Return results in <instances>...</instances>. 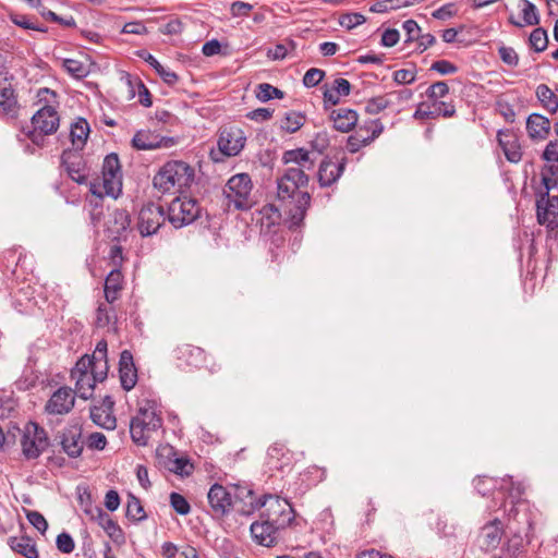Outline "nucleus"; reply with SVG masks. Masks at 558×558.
<instances>
[{
  "instance_id": "obj_1",
  "label": "nucleus",
  "mask_w": 558,
  "mask_h": 558,
  "mask_svg": "<svg viewBox=\"0 0 558 558\" xmlns=\"http://www.w3.org/2000/svg\"><path fill=\"white\" fill-rule=\"evenodd\" d=\"M307 183L308 177L304 173V169L296 168H287L277 182L278 198L282 202L294 226H299L303 221L311 204L310 194L300 190Z\"/></svg>"
},
{
  "instance_id": "obj_2",
  "label": "nucleus",
  "mask_w": 558,
  "mask_h": 558,
  "mask_svg": "<svg viewBox=\"0 0 558 558\" xmlns=\"http://www.w3.org/2000/svg\"><path fill=\"white\" fill-rule=\"evenodd\" d=\"M38 101L44 106L32 117V130H28L27 137L37 146H43L45 136L53 134L58 128L60 118L56 110V92L49 88H39L37 93Z\"/></svg>"
},
{
  "instance_id": "obj_3",
  "label": "nucleus",
  "mask_w": 558,
  "mask_h": 558,
  "mask_svg": "<svg viewBox=\"0 0 558 558\" xmlns=\"http://www.w3.org/2000/svg\"><path fill=\"white\" fill-rule=\"evenodd\" d=\"M242 493L246 494L248 498V508H239L238 510L242 513L250 514L256 509L264 508L260 518L276 524L280 529H284L293 520V509L291 505L278 496H264L263 499L256 500L252 489L242 488Z\"/></svg>"
},
{
  "instance_id": "obj_4",
  "label": "nucleus",
  "mask_w": 558,
  "mask_h": 558,
  "mask_svg": "<svg viewBox=\"0 0 558 558\" xmlns=\"http://www.w3.org/2000/svg\"><path fill=\"white\" fill-rule=\"evenodd\" d=\"M193 179L194 170L190 165L181 160H170L155 174L153 185L161 193H169L189 187Z\"/></svg>"
},
{
  "instance_id": "obj_5",
  "label": "nucleus",
  "mask_w": 558,
  "mask_h": 558,
  "mask_svg": "<svg viewBox=\"0 0 558 558\" xmlns=\"http://www.w3.org/2000/svg\"><path fill=\"white\" fill-rule=\"evenodd\" d=\"M101 173V179H96L89 183L90 193L99 201L104 196L117 198L122 191V171L117 154L111 153L105 157Z\"/></svg>"
},
{
  "instance_id": "obj_6",
  "label": "nucleus",
  "mask_w": 558,
  "mask_h": 558,
  "mask_svg": "<svg viewBox=\"0 0 558 558\" xmlns=\"http://www.w3.org/2000/svg\"><path fill=\"white\" fill-rule=\"evenodd\" d=\"M161 425L162 420L156 411L155 403L147 401L145 405H140L137 413L131 420V438L137 446H147Z\"/></svg>"
},
{
  "instance_id": "obj_7",
  "label": "nucleus",
  "mask_w": 558,
  "mask_h": 558,
  "mask_svg": "<svg viewBox=\"0 0 558 558\" xmlns=\"http://www.w3.org/2000/svg\"><path fill=\"white\" fill-rule=\"evenodd\" d=\"M252 189L253 183L247 173L232 175L223 189L228 207L233 206L238 210L250 209L253 205Z\"/></svg>"
},
{
  "instance_id": "obj_8",
  "label": "nucleus",
  "mask_w": 558,
  "mask_h": 558,
  "mask_svg": "<svg viewBox=\"0 0 558 558\" xmlns=\"http://www.w3.org/2000/svg\"><path fill=\"white\" fill-rule=\"evenodd\" d=\"M243 487L236 486L234 496L222 485L214 484L208 494V504L215 517H223L230 512L232 507L236 505L239 501L243 502V507L248 508V498L245 493H242L241 489Z\"/></svg>"
},
{
  "instance_id": "obj_9",
  "label": "nucleus",
  "mask_w": 558,
  "mask_h": 558,
  "mask_svg": "<svg viewBox=\"0 0 558 558\" xmlns=\"http://www.w3.org/2000/svg\"><path fill=\"white\" fill-rule=\"evenodd\" d=\"M49 446L46 430L35 422L25 424L22 430L21 448L25 459H37Z\"/></svg>"
},
{
  "instance_id": "obj_10",
  "label": "nucleus",
  "mask_w": 558,
  "mask_h": 558,
  "mask_svg": "<svg viewBox=\"0 0 558 558\" xmlns=\"http://www.w3.org/2000/svg\"><path fill=\"white\" fill-rule=\"evenodd\" d=\"M201 214V206L196 199L190 197L174 198L167 211L168 221L177 229L194 222Z\"/></svg>"
},
{
  "instance_id": "obj_11",
  "label": "nucleus",
  "mask_w": 558,
  "mask_h": 558,
  "mask_svg": "<svg viewBox=\"0 0 558 558\" xmlns=\"http://www.w3.org/2000/svg\"><path fill=\"white\" fill-rule=\"evenodd\" d=\"M162 206L148 203L142 207L138 214L137 229L142 236L155 234L165 222Z\"/></svg>"
},
{
  "instance_id": "obj_12",
  "label": "nucleus",
  "mask_w": 558,
  "mask_h": 558,
  "mask_svg": "<svg viewBox=\"0 0 558 558\" xmlns=\"http://www.w3.org/2000/svg\"><path fill=\"white\" fill-rule=\"evenodd\" d=\"M246 136L238 126H227L220 132L218 138L219 150L228 157L236 156L244 148Z\"/></svg>"
},
{
  "instance_id": "obj_13",
  "label": "nucleus",
  "mask_w": 558,
  "mask_h": 558,
  "mask_svg": "<svg viewBox=\"0 0 558 558\" xmlns=\"http://www.w3.org/2000/svg\"><path fill=\"white\" fill-rule=\"evenodd\" d=\"M75 404V392L70 387L58 388L45 404L46 413L50 415L68 414Z\"/></svg>"
},
{
  "instance_id": "obj_14",
  "label": "nucleus",
  "mask_w": 558,
  "mask_h": 558,
  "mask_svg": "<svg viewBox=\"0 0 558 558\" xmlns=\"http://www.w3.org/2000/svg\"><path fill=\"white\" fill-rule=\"evenodd\" d=\"M537 220L541 225H546L554 229L558 226V196H550L545 191L536 201Z\"/></svg>"
},
{
  "instance_id": "obj_15",
  "label": "nucleus",
  "mask_w": 558,
  "mask_h": 558,
  "mask_svg": "<svg viewBox=\"0 0 558 558\" xmlns=\"http://www.w3.org/2000/svg\"><path fill=\"white\" fill-rule=\"evenodd\" d=\"M20 111L17 95L11 82L3 75L0 78V118L15 119Z\"/></svg>"
},
{
  "instance_id": "obj_16",
  "label": "nucleus",
  "mask_w": 558,
  "mask_h": 558,
  "mask_svg": "<svg viewBox=\"0 0 558 558\" xmlns=\"http://www.w3.org/2000/svg\"><path fill=\"white\" fill-rule=\"evenodd\" d=\"M177 144L175 138L160 136L151 131H138L132 138V145L138 150H153L159 148H170Z\"/></svg>"
},
{
  "instance_id": "obj_17",
  "label": "nucleus",
  "mask_w": 558,
  "mask_h": 558,
  "mask_svg": "<svg viewBox=\"0 0 558 558\" xmlns=\"http://www.w3.org/2000/svg\"><path fill=\"white\" fill-rule=\"evenodd\" d=\"M267 465L269 470L290 471L293 465V452L284 444L275 442L268 448Z\"/></svg>"
},
{
  "instance_id": "obj_18",
  "label": "nucleus",
  "mask_w": 558,
  "mask_h": 558,
  "mask_svg": "<svg viewBox=\"0 0 558 558\" xmlns=\"http://www.w3.org/2000/svg\"><path fill=\"white\" fill-rule=\"evenodd\" d=\"M281 529L276 524L260 518V521L251 524L250 531L253 539L262 546L271 547L277 543Z\"/></svg>"
},
{
  "instance_id": "obj_19",
  "label": "nucleus",
  "mask_w": 558,
  "mask_h": 558,
  "mask_svg": "<svg viewBox=\"0 0 558 558\" xmlns=\"http://www.w3.org/2000/svg\"><path fill=\"white\" fill-rule=\"evenodd\" d=\"M61 162L68 175L78 184L86 182L88 170L83 157L77 153L63 151Z\"/></svg>"
},
{
  "instance_id": "obj_20",
  "label": "nucleus",
  "mask_w": 558,
  "mask_h": 558,
  "mask_svg": "<svg viewBox=\"0 0 558 558\" xmlns=\"http://www.w3.org/2000/svg\"><path fill=\"white\" fill-rule=\"evenodd\" d=\"M84 512L92 520L96 521L112 541L117 542L123 536V532L118 523L101 508L88 506L84 509Z\"/></svg>"
},
{
  "instance_id": "obj_21",
  "label": "nucleus",
  "mask_w": 558,
  "mask_h": 558,
  "mask_svg": "<svg viewBox=\"0 0 558 558\" xmlns=\"http://www.w3.org/2000/svg\"><path fill=\"white\" fill-rule=\"evenodd\" d=\"M119 377L122 388L126 391L133 389L137 383V369L129 350H124L120 354Z\"/></svg>"
},
{
  "instance_id": "obj_22",
  "label": "nucleus",
  "mask_w": 558,
  "mask_h": 558,
  "mask_svg": "<svg viewBox=\"0 0 558 558\" xmlns=\"http://www.w3.org/2000/svg\"><path fill=\"white\" fill-rule=\"evenodd\" d=\"M345 158H342L339 162H335L331 159H324L319 165L317 173L319 185L327 187L337 182L345 168Z\"/></svg>"
},
{
  "instance_id": "obj_23",
  "label": "nucleus",
  "mask_w": 558,
  "mask_h": 558,
  "mask_svg": "<svg viewBox=\"0 0 558 558\" xmlns=\"http://www.w3.org/2000/svg\"><path fill=\"white\" fill-rule=\"evenodd\" d=\"M498 143L509 162L518 163L522 159L521 145L512 132L500 130L497 134Z\"/></svg>"
},
{
  "instance_id": "obj_24",
  "label": "nucleus",
  "mask_w": 558,
  "mask_h": 558,
  "mask_svg": "<svg viewBox=\"0 0 558 558\" xmlns=\"http://www.w3.org/2000/svg\"><path fill=\"white\" fill-rule=\"evenodd\" d=\"M61 446L64 452L76 458L83 451L82 429L78 426H70L62 432Z\"/></svg>"
},
{
  "instance_id": "obj_25",
  "label": "nucleus",
  "mask_w": 558,
  "mask_h": 558,
  "mask_svg": "<svg viewBox=\"0 0 558 558\" xmlns=\"http://www.w3.org/2000/svg\"><path fill=\"white\" fill-rule=\"evenodd\" d=\"M177 359L181 362V365L192 366V367H203L206 366V353L205 351L192 344H182L177 348Z\"/></svg>"
},
{
  "instance_id": "obj_26",
  "label": "nucleus",
  "mask_w": 558,
  "mask_h": 558,
  "mask_svg": "<svg viewBox=\"0 0 558 558\" xmlns=\"http://www.w3.org/2000/svg\"><path fill=\"white\" fill-rule=\"evenodd\" d=\"M364 128H357V130L348 137L347 149L354 154L362 147L369 145L375 138H377L384 131L383 123H374L373 134L363 135Z\"/></svg>"
},
{
  "instance_id": "obj_27",
  "label": "nucleus",
  "mask_w": 558,
  "mask_h": 558,
  "mask_svg": "<svg viewBox=\"0 0 558 558\" xmlns=\"http://www.w3.org/2000/svg\"><path fill=\"white\" fill-rule=\"evenodd\" d=\"M97 368L95 367L92 371V374H80L77 376H71L72 379L75 380V391L77 396L84 400H87L93 397L94 389L96 383H101L106 379V377H100L96 373Z\"/></svg>"
},
{
  "instance_id": "obj_28",
  "label": "nucleus",
  "mask_w": 558,
  "mask_h": 558,
  "mask_svg": "<svg viewBox=\"0 0 558 558\" xmlns=\"http://www.w3.org/2000/svg\"><path fill=\"white\" fill-rule=\"evenodd\" d=\"M504 534L502 524L498 519H494L482 527L481 539L486 549H495L501 542Z\"/></svg>"
},
{
  "instance_id": "obj_29",
  "label": "nucleus",
  "mask_w": 558,
  "mask_h": 558,
  "mask_svg": "<svg viewBox=\"0 0 558 558\" xmlns=\"http://www.w3.org/2000/svg\"><path fill=\"white\" fill-rule=\"evenodd\" d=\"M331 120L336 130L347 133L357 123L359 114L355 110L349 108H339L331 112Z\"/></svg>"
},
{
  "instance_id": "obj_30",
  "label": "nucleus",
  "mask_w": 558,
  "mask_h": 558,
  "mask_svg": "<svg viewBox=\"0 0 558 558\" xmlns=\"http://www.w3.org/2000/svg\"><path fill=\"white\" fill-rule=\"evenodd\" d=\"M526 130L532 140H545L550 132V121L539 113H532L526 119Z\"/></svg>"
},
{
  "instance_id": "obj_31",
  "label": "nucleus",
  "mask_w": 558,
  "mask_h": 558,
  "mask_svg": "<svg viewBox=\"0 0 558 558\" xmlns=\"http://www.w3.org/2000/svg\"><path fill=\"white\" fill-rule=\"evenodd\" d=\"M281 221L280 210L274 204H266L257 211V222L264 232H270Z\"/></svg>"
},
{
  "instance_id": "obj_32",
  "label": "nucleus",
  "mask_w": 558,
  "mask_h": 558,
  "mask_svg": "<svg viewBox=\"0 0 558 558\" xmlns=\"http://www.w3.org/2000/svg\"><path fill=\"white\" fill-rule=\"evenodd\" d=\"M123 288V275L114 268L112 269L105 280V299L108 303H113L119 299L120 292Z\"/></svg>"
},
{
  "instance_id": "obj_33",
  "label": "nucleus",
  "mask_w": 558,
  "mask_h": 558,
  "mask_svg": "<svg viewBox=\"0 0 558 558\" xmlns=\"http://www.w3.org/2000/svg\"><path fill=\"white\" fill-rule=\"evenodd\" d=\"M282 160L287 165L294 163L296 169H304V172L314 168V161L310 158V153L303 148L287 150ZM291 168H294V166Z\"/></svg>"
},
{
  "instance_id": "obj_34",
  "label": "nucleus",
  "mask_w": 558,
  "mask_h": 558,
  "mask_svg": "<svg viewBox=\"0 0 558 558\" xmlns=\"http://www.w3.org/2000/svg\"><path fill=\"white\" fill-rule=\"evenodd\" d=\"M90 129L84 118H77L71 125L70 138L76 149H83L88 138Z\"/></svg>"
},
{
  "instance_id": "obj_35",
  "label": "nucleus",
  "mask_w": 558,
  "mask_h": 558,
  "mask_svg": "<svg viewBox=\"0 0 558 558\" xmlns=\"http://www.w3.org/2000/svg\"><path fill=\"white\" fill-rule=\"evenodd\" d=\"M9 545L15 553L23 555L26 558H38V551L29 537H10Z\"/></svg>"
},
{
  "instance_id": "obj_36",
  "label": "nucleus",
  "mask_w": 558,
  "mask_h": 558,
  "mask_svg": "<svg viewBox=\"0 0 558 558\" xmlns=\"http://www.w3.org/2000/svg\"><path fill=\"white\" fill-rule=\"evenodd\" d=\"M535 94L543 108L549 113L554 114L558 111V97L547 85H538Z\"/></svg>"
},
{
  "instance_id": "obj_37",
  "label": "nucleus",
  "mask_w": 558,
  "mask_h": 558,
  "mask_svg": "<svg viewBox=\"0 0 558 558\" xmlns=\"http://www.w3.org/2000/svg\"><path fill=\"white\" fill-rule=\"evenodd\" d=\"M140 57H142L150 66L155 69V71L161 76L165 83L173 85L178 82V75L170 69L162 66L153 54L143 50L140 52Z\"/></svg>"
},
{
  "instance_id": "obj_38",
  "label": "nucleus",
  "mask_w": 558,
  "mask_h": 558,
  "mask_svg": "<svg viewBox=\"0 0 558 558\" xmlns=\"http://www.w3.org/2000/svg\"><path fill=\"white\" fill-rule=\"evenodd\" d=\"M90 417L95 424L105 429L112 430L117 426L116 416L109 410L101 407H94L90 410Z\"/></svg>"
},
{
  "instance_id": "obj_39",
  "label": "nucleus",
  "mask_w": 558,
  "mask_h": 558,
  "mask_svg": "<svg viewBox=\"0 0 558 558\" xmlns=\"http://www.w3.org/2000/svg\"><path fill=\"white\" fill-rule=\"evenodd\" d=\"M93 359L96 360V373L98 376L107 377L108 362H107V341L100 340L92 354Z\"/></svg>"
},
{
  "instance_id": "obj_40",
  "label": "nucleus",
  "mask_w": 558,
  "mask_h": 558,
  "mask_svg": "<svg viewBox=\"0 0 558 558\" xmlns=\"http://www.w3.org/2000/svg\"><path fill=\"white\" fill-rule=\"evenodd\" d=\"M305 123V116L298 111L287 112L281 121V129L294 133L300 130Z\"/></svg>"
},
{
  "instance_id": "obj_41",
  "label": "nucleus",
  "mask_w": 558,
  "mask_h": 558,
  "mask_svg": "<svg viewBox=\"0 0 558 558\" xmlns=\"http://www.w3.org/2000/svg\"><path fill=\"white\" fill-rule=\"evenodd\" d=\"M542 184L545 191L549 192L558 185V163L544 166L541 172Z\"/></svg>"
},
{
  "instance_id": "obj_42",
  "label": "nucleus",
  "mask_w": 558,
  "mask_h": 558,
  "mask_svg": "<svg viewBox=\"0 0 558 558\" xmlns=\"http://www.w3.org/2000/svg\"><path fill=\"white\" fill-rule=\"evenodd\" d=\"M125 514L133 521H142L146 518L141 500L132 494L128 497Z\"/></svg>"
},
{
  "instance_id": "obj_43",
  "label": "nucleus",
  "mask_w": 558,
  "mask_h": 558,
  "mask_svg": "<svg viewBox=\"0 0 558 558\" xmlns=\"http://www.w3.org/2000/svg\"><path fill=\"white\" fill-rule=\"evenodd\" d=\"M393 104L388 95L377 96L368 99L365 104V111L368 114H378Z\"/></svg>"
},
{
  "instance_id": "obj_44",
  "label": "nucleus",
  "mask_w": 558,
  "mask_h": 558,
  "mask_svg": "<svg viewBox=\"0 0 558 558\" xmlns=\"http://www.w3.org/2000/svg\"><path fill=\"white\" fill-rule=\"evenodd\" d=\"M529 43L531 48L536 52H542L547 48L548 45V35L547 32L542 28L537 27L532 31Z\"/></svg>"
},
{
  "instance_id": "obj_45",
  "label": "nucleus",
  "mask_w": 558,
  "mask_h": 558,
  "mask_svg": "<svg viewBox=\"0 0 558 558\" xmlns=\"http://www.w3.org/2000/svg\"><path fill=\"white\" fill-rule=\"evenodd\" d=\"M522 4V17L524 21V25H538L539 24V14L536 5L529 0H520Z\"/></svg>"
},
{
  "instance_id": "obj_46",
  "label": "nucleus",
  "mask_w": 558,
  "mask_h": 558,
  "mask_svg": "<svg viewBox=\"0 0 558 558\" xmlns=\"http://www.w3.org/2000/svg\"><path fill=\"white\" fill-rule=\"evenodd\" d=\"M167 468L169 471L181 476L190 475L194 469L193 464L185 458L170 459Z\"/></svg>"
},
{
  "instance_id": "obj_47",
  "label": "nucleus",
  "mask_w": 558,
  "mask_h": 558,
  "mask_svg": "<svg viewBox=\"0 0 558 558\" xmlns=\"http://www.w3.org/2000/svg\"><path fill=\"white\" fill-rule=\"evenodd\" d=\"M63 69L75 78H83L87 76V66L75 59H64L62 62Z\"/></svg>"
},
{
  "instance_id": "obj_48",
  "label": "nucleus",
  "mask_w": 558,
  "mask_h": 558,
  "mask_svg": "<svg viewBox=\"0 0 558 558\" xmlns=\"http://www.w3.org/2000/svg\"><path fill=\"white\" fill-rule=\"evenodd\" d=\"M256 97L265 102L274 98H283V92L268 83H262L257 86Z\"/></svg>"
},
{
  "instance_id": "obj_49",
  "label": "nucleus",
  "mask_w": 558,
  "mask_h": 558,
  "mask_svg": "<svg viewBox=\"0 0 558 558\" xmlns=\"http://www.w3.org/2000/svg\"><path fill=\"white\" fill-rule=\"evenodd\" d=\"M96 366V360L93 359L92 355L82 356L75 364L74 368L71 371V376H77L80 374H92Z\"/></svg>"
},
{
  "instance_id": "obj_50",
  "label": "nucleus",
  "mask_w": 558,
  "mask_h": 558,
  "mask_svg": "<svg viewBox=\"0 0 558 558\" xmlns=\"http://www.w3.org/2000/svg\"><path fill=\"white\" fill-rule=\"evenodd\" d=\"M402 29H403L404 36H405V39H404L405 44L416 43V40L418 39V37L422 33L421 27L414 20L404 21L402 24Z\"/></svg>"
},
{
  "instance_id": "obj_51",
  "label": "nucleus",
  "mask_w": 558,
  "mask_h": 558,
  "mask_svg": "<svg viewBox=\"0 0 558 558\" xmlns=\"http://www.w3.org/2000/svg\"><path fill=\"white\" fill-rule=\"evenodd\" d=\"M170 504L174 511L181 515H186L191 511L190 504L185 497L179 493L170 494Z\"/></svg>"
},
{
  "instance_id": "obj_52",
  "label": "nucleus",
  "mask_w": 558,
  "mask_h": 558,
  "mask_svg": "<svg viewBox=\"0 0 558 558\" xmlns=\"http://www.w3.org/2000/svg\"><path fill=\"white\" fill-rule=\"evenodd\" d=\"M430 107L434 111L435 118L440 116L444 118H451L456 113V108L451 102L436 100L433 101Z\"/></svg>"
},
{
  "instance_id": "obj_53",
  "label": "nucleus",
  "mask_w": 558,
  "mask_h": 558,
  "mask_svg": "<svg viewBox=\"0 0 558 558\" xmlns=\"http://www.w3.org/2000/svg\"><path fill=\"white\" fill-rule=\"evenodd\" d=\"M448 93L449 87L447 83L442 81L432 84L426 90L427 97L433 101L444 98Z\"/></svg>"
},
{
  "instance_id": "obj_54",
  "label": "nucleus",
  "mask_w": 558,
  "mask_h": 558,
  "mask_svg": "<svg viewBox=\"0 0 558 558\" xmlns=\"http://www.w3.org/2000/svg\"><path fill=\"white\" fill-rule=\"evenodd\" d=\"M56 544L58 550L62 554H71L75 548L72 536L66 532H62L57 536Z\"/></svg>"
},
{
  "instance_id": "obj_55",
  "label": "nucleus",
  "mask_w": 558,
  "mask_h": 558,
  "mask_svg": "<svg viewBox=\"0 0 558 558\" xmlns=\"http://www.w3.org/2000/svg\"><path fill=\"white\" fill-rule=\"evenodd\" d=\"M325 76V72L320 69L312 68L303 76V84L306 87L317 86Z\"/></svg>"
},
{
  "instance_id": "obj_56",
  "label": "nucleus",
  "mask_w": 558,
  "mask_h": 558,
  "mask_svg": "<svg viewBox=\"0 0 558 558\" xmlns=\"http://www.w3.org/2000/svg\"><path fill=\"white\" fill-rule=\"evenodd\" d=\"M26 518H27L28 522L40 533L44 534L47 531V529H48L47 520L38 511H34V510L27 511Z\"/></svg>"
},
{
  "instance_id": "obj_57",
  "label": "nucleus",
  "mask_w": 558,
  "mask_h": 558,
  "mask_svg": "<svg viewBox=\"0 0 558 558\" xmlns=\"http://www.w3.org/2000/svg\"><path fill=\"white\" fill-rule=\"evenodd\" d=\"M498 53L502 62L510 66H517L519 63V56L511 47L502 46L498 49Z\"/></svg>"
},
{
  "instance_id": "obj_58",
  "label": "nucleus",
  "mask_w": 558,
  "mask_h": 558,
  "mask_svg": "<svg viewBox=\"0 0 558 558\" xmlns=\"http://www.w3.org/2000/svg\"><path fill=\"white\" fill-rule=\"evenodd\" d=\"M111 322V308L105 304L100 303L97 307L96 312V324L98 327H106Z\"/></svg>"
},
{
  "instance_id": "obj_59",
  "label": "nucleus",
  "mask_w": 558,
  "mask_h": 558,
  "mask_svg": "<svg viewBox=\"0 0 558 558\" xmlns=\"http://www.w3.org/2000/svg\"><path fill=\"white\" fill-rule=\"evenodd\" d=\"M365 22L364 15L361 13H349L344 14L340 17L339 23L341 26L347 28H353L355 26H359Z\"/></svg>"
},
{
  "instance_id": "obj_60",
  "label": "nucleus",
  "mask_w": 558,
  "mask_h": 558,
  "mask_svg": "<svg viewBox=\"0 0 558 558\" xmlns=\"http://www.w3.org/2000/svg\"><path fill=\"white\" fill-rule=\"evenodd\" d=\"M159 31L165 35H179L183 31V24L180 19H170L167 23L160 25Z\"/></svg>"
},
{
  "instance_id": "obj_61",
  "label": "nucleus",
  "mask_w": 558,
  "mask_h": 558,
  "mask_svg": "<svg viewBox=\"0 0 558 558\" xmlns=\"http://www.w3.org/2000/svg\"><path fill=\"white\" fill-rule=\"evenodd\" d=\"M543 159L548 163H558V141H549L546 145L543 155Z\"/></svg>"
},
{
  "instance_id": "obj_62",
  "label": "nucleus",
  "mask_w": 558,
  "mask_h": 558,
  "mask_svg": "<svg viewBox=\"0 0 558 558\" xmlns=\"http://www.w3.org/2000/svg\"><path fill=\"white\" fill-rule=\"evenodd\" d=\"M416 72L414 69H401L393 73L395 82L398 84H411L415 81Z\"/></svg>"
},
{
  "instance_id": "obj_63",
  "label": "nucleus",
  "mask_w": 558,
  "mask_h": 558,
  "mask_svg": "<svg viewBox=\"0 0 558 558\" xmlns=\"http://www.w3.org/2000/svg\"><path fill=\"white\" fill-rule=\"evenodd\" d=\"M457 13L456 5L453 3H446L438 8L432 13V16L437 20L446 21L452 17Z\"/></svg>"
},
{
  "instance_id": "obj_64",
  "label": "nucleus",
  "mask_w": 558,
  "mask_h": 558,
  "mask_svg": "<svg viewBox=\"0 0 558 558\" xmlns=\"http://www.w3.org/2000/svg\"><path fill=\"white\" fill-rule=\"evenodd\" d=\"M430 70H434L442 75H446V74L456 73L458 71V68L450 61L439 60V61H435L432 64Z\"/></svg>"
}]
</instances>
